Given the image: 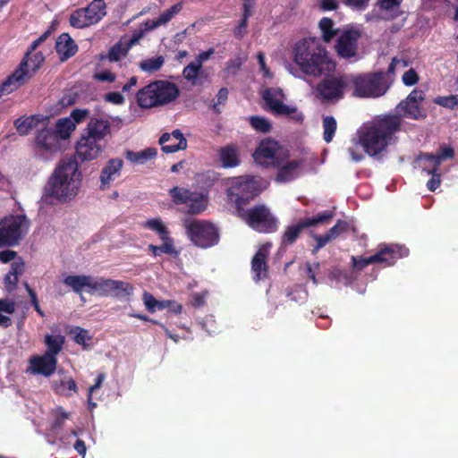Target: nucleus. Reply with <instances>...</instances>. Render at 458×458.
<instances>
[{
  "label": "nucleus",
  "mask_w": 458,
  "mask_h": 458,
  "mask_svg": "<svg viewBox=\"0 0 458 458\" xmlns=\"http://www.w3.org/2000/svg\"><path fill=\"white\" fill-rule=\"evenodd\" d=\"M165 64V58L163 55L148 58L139 63V67L141 71L153 73L161 69Z\"/></svg>",
  "instance_id": "ea45409f"
},
{
  "label": "nucleus",
  "mask_w": 458,
  "mask_h": 458,
  "mask_svg": "<svg viewBox=\"0 0 458 458\" xmlns=\"http://www.w3.org/2000/svg\"><path fill=\"white\" fill-rule=\"evenodd\" d=\"M377 260H378V256H370L368 258L359 257L356 258L354 256L352 257V267L354 269L361 271L366 267L370 264H376Z\"/></svg>",
  "instance_id": "09e8293b"
},
{
  "label": "nucleus",
  "mask_w": 458,
  "mask_h": 458,
  "mask_svg": "<svg viewBox=\"0 0 458 458\" xmlns=\"http://www.w3.org/2000/svg\"><path fill=\"white\" fill-rule=\"evenodd\" d=\"M229 91L226 88H221L216 95V103L213 105V110L219 114L221 111L218 108L219 105H224L228 98Z\"/></svg>",
  "instance_id": "4d7b16f0"
},
{
  "label": "nucleus",
  "mask_w": 458,
  "mask_h": 458,
  "mask_svg": "<svg viewBox=\"0 0 458 458\" xmlns=\"http://www.w3.org/2000/svg\"><path fill=\"white\" fill-rule=\"evenodd\" d=\"M335 216V212L326 210L317 214L311 217H305L300 219L296 224L286 227L283 236L282 244L284 246H289L293 244L296 240L300 237L301 233L303 229L315 226L318 224H327Z\"/></svg>",
  "instance_id": "dca6fc26"
},
{
  "label": "nucleus",
  "mask_w": 458,
  "mask_h": 458,
  "mask_svg": "<svg viewBox=\"0 0 458 458\" xmlns=\"http://www.w3.org/2000/svg\"><path fill=\"white\" fill-rule=\"evenodd\" d=\"M215 53L214 48H209L207 51L200 52L195 59V63L198 64V65L201 66L203 65V63L208 61Z\"/></svg>",
  "instance_id": "338daca9"
},
{
  "label": "nucleus",
  "mask_w": 458,
  "mask_h": 458,
  "mask_svg": "<svg viewBox=\"0 0 458 458\" xmlns=\"http://www.w3.org/2000/svg\"><path fill=\"white\" fill-rule=\"evenodd\" d=\"M403 0H378L377 6L385 12V15L382 19L394 20L399 16V8Z\"/></svg>",
  "instance_id": "f704fd0d"
},
{
  "label": "nucleus",
  "mask_w": 458,
  "mask_h": 458,
  "mask_svg": "<svg viewBox=\"0 0 458 458\" xmlns=\"http://www.w3.org/2000/svg\"><path fill=\"white\" fill-rule=\"evenodd\" d=\"M145 227L157 232L161 240H167L168 237H170V232L159 218L148 220L145 224Z\"/></svg>",
  "instance_id": "37998d69"
},
{
  "label": "nucleus",
  "mask_w": 458,
  "mask_h": 458,
  "mask_svg": "<svg viewBox=\"0 0 458 458\" xmlns=\"http://www.w3.org/2000/svg\"><path fill=\"white\" fill-rule=\"evenodd\" d=\"M89 114V112L87 109L76 108L71 113L72 121L74 122V123H80L84 121Z\"/></svg>",
  "instance_id": "052dcab7"
},
{
  "label": "nucleus",
  "mask_w": 458,
  "mask_h": 458,
  "mask_svg": "<svg viewBox=\"0 0 458 458\" xmlns=\"http://www.w3.org/2000/svg\"><path fill=\"white\" fill-rule=\"evenodd\" d=\"M17 256V252L12 250H4L0 251V261L2 263H8L13 260Z\"/></svg>",
  "instance_id": "774afa93"
},
{
  "label": "nucleus",
  "mask_w": 458,
  "mask_h": 458,
  "mask_svg": "<svg viewBox=\"0 0 458 458\" xmlns=\"http://www.w3.org/2000/svg\"><path fill=\"white\" fill-rule=\"evenodd\" d=\"M82 182V173L78 160L68 157L59 161L43 188V198L55 199L66 203L78 195Z\"/></svg>",
  "instance_id": "f257e3e1"
},
{
  "label": "nucleus",
  "mask_w": 458,
  "mask_h": 458,
  "mask_svg": "<svg viewBox=\"0 0 458 458\" xmlns=\"http://www.w3.org/2000/svg\"><path fill=\"white\" fill-rule=\"evenodd\" d=\"M302 161L301 160L287 161L286 159L278 165H273L277 168L275 181L281 183L293 181L298 177Z\"/></svg>",
  "instance_id": "b1692460"
},
{
  "label": "nucleus",
  "mask_w": 458,
  "mask_h": 458,
  "mask_svg": "<svg viewBox=\"0 0 458 458\" xmlns=\"http://www.w3.org/2000/svg\"><path fill=\"white\" fill-rule=\"evenodd\" d=\"M45 344L47 345L45 354L52 355L56 358V355L62 351L64 344V337L61 335H47L45 336Z\"/></svg>",
  "instance_id": "c9c22d12"
},
{
  "label": "nucleus",
  "mask_w": 458,
  "mask_h": 458,
  "mask_svg": "<svg viewBox=\"0 0 458 458\" xmlns=\"http://www.w3.org/2000/svg\"><path fill=\"white\" fill-rule=\"evenodd\" d=\"M75 130V123L70 118L59 119L56 123L55 133L59 140H67Z\"/></svg>",
  "instance_id": "e433bc0d"
},
{
  "label": "nucleus",
  "mask_w": 458,
  "mask_h": 458,
  "mask_svg": "<svg viewBox=\"0 0 458 458\" xmlns=\"http://www.w3.org/2000/svg\"><path fill=\"white\" fill-rule=\"evenodd\" d=\"M130 49L131 47L127 42L120 40L109 49L107 58L110 62H117L126 56Z\"/></svg>",
  "instance_id": "58836bf2"
},
{
  "label": "nucleus",
  "mask_w": 458,
  "mask_h": 458,
  "mask_svg": "<svg viewBox=\"0 0 458 458\" xmlns=\"http://www.w3.org/2000/svg\"><path fill=\"white\" fill-rule=\"evenodd\" d=\"M105 99L114 105H122L124 102V98L120 92H108L105 95Z\"/></svg>",
  "instance_id": "e2e57ef3"
},
{
  "label": "nucleus",
  "mask_w": 458,
  "mask_h": 458,
  "mask_svg": "<svg viewBox=\"0 0 458 458\" xmlns=\"http://www.w3.org/2000/svg\"><path fill=\"white\" fill-rule=\"evenodd\" d=\"M433 103L447 109L455 110L458 109V95L438 96L433 99Z\"/></svg>",
  "instance_id": "49530a36"
},
{
  "label": "nucleus",
  "mask_w": 458,
  "mask_h": 458,
  "mask_svg": "<svg viewBox=\"0 0 458 458\" xmlns=\"http://www.w3.org/2000/svg\"><path fill=\"white\" fill-rule=\"evenodd\" d=\"M36 157L44 160L48 159L60 149V140L55 131L45 127L37 132L34 140Z\"/></svg>",
  "instance_id": "6ab92c4d"
},
{
  "label": "nucleus",
  "mask_w": 458,
  "mask_h": 458,
  "mask_svg": "<svg viewBox=\"0 0 458 458\" xmlns=\"http://www.w3.org/2000/svg\"><path fill=\"white\" fill-rule=\"evenodd\" d=\"M91 282L92 276L87 275H70L64 279V284L78 294H81L85 288L90 293Z\"/></svg>",
  "instance_id": "c85d7f7f"
},
{
  "label": "nucleus",
  "mask_w": 458,
  "mask_h": 458,
  "mask_svg": "<svg viewBox=\"0 0 458 458\" xmlns=\"http://www.w3.org/2000/svg\"><path fill=\"white\" fill-rule=\"evenodd\" d=\"M134 287L128 282L114 280L105 277L92 276L90 293L101 297L114 296L116 298L127 297L132 294Z\"/></svg>",
  "instance_id": "4468645a"
},
{
  "label": "nucleus",
  "mask_w": 458,
  "mask_h": 458,
  "mask_svg": "<svg viewBox=\"0 0 458 458\" xmlns=\"http://www.w3.org/2000/svg\"><path fill=\"white\" fill-rule=\"evenodd\" d=\"M219 160L224 168H233L240 165L238 149L233 145H227L219 150Z\"/></svg>",
  "instance_id": "c756f323"
},
{
  "label": "nucleus",
  "mask_w": 458,
  "mask_h": 458,
  "mask_svg": "<svg viewBox=\"0 0 458 458\" xmlns=\"http://www.w3.org/2000/svg\"><path fill=\"white\" fill-rule=\"evenodd\" d=\"M268 255V249L262 246L258 250L251 260V272L253 279L256 282L266 279L268 275V266L267 263V257Z\"/></svg>",
  "instance_id": "a878e982"
},
{
  "label": "nucleus",
  "mask_w": 458,
  "mask_h": 458,
  "mask_svg": "<svg viewBox=\"0 0 458 458\" xmlns=\"http://www.w3.org/2000/svg\"><path fill=\"white\" fill-rule=\"evenodd\" d=\"M45 57L41 52L34 53L31 57L25 55L19 66L0 84V98L24 85L40 68Z\"/></svg>",
  "instance_id": "423d86ee"
},
{
  "label": "nucleus",
  "mask_w": 458,
  "mask_h": 458,
  "mask_svg": "<svg viewBox=\"0 0 458 458\" xmlns=\"http://www.w3.org/2000/svg\"><path fill=\"white\" fill-rule=\"evenodd\" d=\"M318 29L321 33L319 39L325 43H330L339 32V30L335 28L334 21L328 17H323L318 21Z\"/></svg>",
  "instance_id": "72a5a7b5"
},
{
  "label": "nucleus",
  "mask_w": 458,
  "mask_h": 458,
  "mask_svg": "<svg viewBox=\"0 0 458 458\" xmlns=\"http://www.w3.org/2000/svg\"><path fill=\"white\" fill-rule=\"evenodd\" d=\"M250 124L257 131L267 133L269 132L272 125L271 123L265 117L259 115H252L249 118Z\"/></svg>",
  "instance_id": "a18cd8bd"
},
{
  "label": "nucleus",
  "mask_w": 458,
  "mask_h": 458,
  "mask_svg": "<svg viewBox=\"0 0 458 458\" xmlns=\"http://www.w3.org/2000/svg\"><path fill=\"white\" fill-rule=\"evenodd\" d=\"M183 226L190 241L199 248L208 249L219 242L218 229L208 221L184 219Z\"/></svg>",
  "instance_id": "6e6552de"
},
{
  "label": "nucleus",
  "mask_w": 458,
  "mask_h": 458,
  "mask_svg": "<svg viewBox=\"0 0 458 458\" xmlns=\"http://www.w3.org/2000/svg\"><path fill=\"white\" fill-rule=\"evenodd\" d=\"M373 256H378V260L376 263L385 264L386 266L394 265L401 258L399 248L394 245L381 247Z\"/></svg>",
  "instance_id": "473e14b6"
},
{
  "label": "nucleus",
  "mask_w": 458,
  "mask_h": 458,
  "mask_svg": "<svg viewBox=\"0 0 458 458\" xmlns=\"http://www.w3.org/2000/svg\"><path fill=\"white\" fill-rule=\"evenodd\" d=\"M337 123L335 117L327 115L323 118V139L327 143H330L335 134Z\"/></svg>",
  "instance_id": "79ce46f5"
},
{
  "label": "nucleus",
  "mask_w": 458,
  "mask_h": 458,
  "mask_svg": "<svg viewBox=\"0 0 458 458\" xmlns=\"http://www.w3.org/2000/svg\"><path fill=\"white\" fill-rule=\"evenodd\" d=\"M180 96L178 86L169 81L156 80L141 88L136 94L138 106L150 109L172 103Z\"/></svg>",
  "instance_id": "39448f33"
},
{
  "label": "nucleus",
  "mask_w": 458,
  "mask_h": 458,
  "mask_svg": "<svg viewBox=\"0 0 458 458\" xmlns=\"http://www.w3.org/2000/svg\"><path fill=\"white\" fill-rule=\"evenodd\" d=\"M257 58H258V63L259 64L260 70L263 72V76L265 78H272L273 73L270 72L269 68L267 66L264 53L259 52Z\"/></svg>",
  "instance_id": "bf43d9fd"
},
{
  "label": "nucleus",
  "mask_w": 458,
  "mask_h": 458,
  "mask_svg": "<svg viewBox=\"0 0 458 458\" xmlns=\"http://www.w3.org/2000/svg\"><path fill=\"white\" fill-rule=\"evenodd\" d=\"M262 191L260 180L256 176L246 175L234 178L227 190L228 199L234 203L237 210L243 208Z\"/></svg>",
  "instance_id": "0eeeda50"
},
{
  "label": "nucleus",
  "mask_w": 458,
  "mask_h": 458,
  "mask_svg": "<svg viewBox=\"0 0 458 458\" xmlns=\"http://www.w3.org/2000/svg\"><path fill=\"white\" fill-rule=\"evenodd\" d=\"M106 148L105 142H100L81 133L75 144V155L81 162H89L98 158Z\"/></svg>",
  "instance_id": "aec40b11"
},
{
  "label": "nucleus",
  "mask_w": 458,
  "mask_h": 458,
  "mask_svg": "<svg viewBox=\"0 0 458 458\" xmlns=\"http://www.w3.org/2000/svg\"><path fill=\"white\" fill-rule=\"evenodd\" d=\"M164 243L160 246H157L154 244L148 245V250L152 252V254L157 257L161 254H168V255H177L178 251L175 250L174 245V240L171 237H168L167 240H162Z\"/></svg>",
  "instance_id": "4c0bfd02"
},
{
  "label": "nucleus",
  "mask_w": 458,
  "mask_h": 458,
  "mask_svg": "<svg viewBox=\"0 0 458 458\" xmlns=\"http://www.w3.org/2000/svg\"><path fill=\"white\" fill-rule=\"evenodd\" d=\"M314 239L317 242L316 246L313 249V251L316 252L318 250L322 249L324 246H326L329 242L333 241V237H331L330 233L327 232L325 234L322 235H315Z\"/></svg>",
  "instance_id": "13d9d810"
},
{
  "label": "nucleus",
  "mask_w": 458,
  "mask_h": 458,
  "mask_svg": "<svg viewBox=\"0 0 458 458\" xmlns=\"http://www.w3.org/2000/svg\"><path fill=\"white\" fill-rule=\"evenodd\" d=\"M82 133L104 142L105 137L110 133V123L108 120L102 118H91Z\"/></svg>",
  "instance_id": "bb28decb"
},
{
  "label": "nucleus",
  "mask_w": 458,
  "mask_h": 458,
  "mask_svg": "<svg viewBox=\"0 0 458 458\" xmlns=\"http://www.w3.org/2000/svg\"><path fill=\"white\" fill-rule=\"evenodd\" d=\"M123 167V159L119 157L109 159L100 172L99 189L101 191H106L109 189L112 182H114L116 178L120 177Z\"/></svg>",
  "instance_id": "4be33fe9"
},
{
  "label": "nucleus",
  "mask_w": 458,
  "mask_h": 458,
  "mask_svg": "<svg viewBox=\"0 0 458 458\" xmlns=\"http://www.w3.org/2000/svg\"><path fill=\"white\" fill-rule=\"evenodd\" d=\"M159 143L165 153H174L187 148V140L178 129L173 131L171 134L164 133L159 139Z\"/></svg>",
  "instance_id": "393cba45"
},
{
  "label": "nucleus",
  "mask_w": 458,
  "mask_h": 458,
  "mask_svg": "<svg viewBox=\"0 0 458 458\" xmlns=\"http://www.w3.org/2000/svg\"><path fill=\"white\" fill-rule=\"evenodd\" d=\"M104 0H94L86 8L75 10L70 16V24L74 28H85L98 22L106 14Z\"/></svg>",
  "instance_id": "f3484780"
},
{
  "label": "nucleus",
  "mask_w": 458,
  "mask_h": 458,
  "mask_svg": "<svg viewBox=\"0 0 458 458\" xmlns=\"http://www.w3.org/2000/svg\"><path fill=\"white\" fill-rule=\"evenodd\" d=\"M169 195L175 205H184L182 212L186 214L199 215L208 207V199L203 193L187 188L174 186L169 190Z\"/></svg>",
  "instance_id": "9d476101"
},
{
  "label": "nucleus",
  "mask_w": 458,
  "mask_h": 458,
  "mask_svg": "<svg viewBox=\"0 0 458 458\" xmlns=\"http://www.w3.org/2000/svg\"><path fill=\"white\" fill-rule=\"evenodd\" d=\"M55 50L61 60L64 61L77 53L78 47L68 33H63L56 39Z\"/></svg>",
  "instance_id": "cd10ccee"
},
{
  "label": "nucleus",
  "mask_w": 458,
  "mask_h": 458,
  "mask_svg": "<svg viewBox=\"0 0 458 458\" xmlns=\"http://www.w3.org/2000/svg\"><path fill=\"white\" fill-rule=\"evenodd\" d=\"M426 94L421 89H413L406 98L403 99L395 107L396 114L403 118L412 120H424L427 117V111L422 106V102L425 100Z\"/></svg>",
  "instance_id": "ddd939ff"
},
{
  "label": "nucleus",
  "mask_w": 458,
  "mask_h": 458,
  "mask_svg": "<svg viewBox=\"0 0 458 458\" xmlns=\"http://www.w3.org/2000/svg\"><path fill=\"white\" fill-rule=\"evenodd\" d=\"M238 213L252 229L259 233H273L277 228L276 219L273 216L269 208L263 204L247 209L241 208Z\"/></svg>",
  "instance_id": "1a4fd4ad"
},
{
  "label": "nucleus",
  "mask_w": 458,
  "mask_h": 458,
  "mask_svg": "<svg viewBox=\"0 0 458 458\" xmlns=\"http://www.w3.org/2000/svg\"><path fill=\"white\" fill-rule=\"evenodd\" d=\"M157 149L153 148H146L140 152H133L128 150L126 152L127 158L133 163L143 164L148 159H152L157 156Z\"/></svg>",
  "instance_id": "a19ab883"
},
{
  "label": "nucleus",
  "mask_w": 458,
  "mask_h": 458,
  "mask_svg": "<svg viewBox=\"0 0 458 458\" xmlns=\"http://www.w3.org/2000/svg\"><path fill=\"white\" fill-rule=\"evenodd\" d=\"M423 172L428 175H431V178L427 182V189L430 191H435L441 184V174L439 170L431 172V170H426V167H424Z\"/></svg>",
  "instance_id": "603ef678"
},
{
  "label": "nucleus",
  "mask_w": 458,
  "mask_h": 458,
  "mask_svg": "<svg viewBox=\"0 0 458 458\" xmlns=\"http://www.w3.org/2000/svg\"><path fill=\"white\" fill-rule=\"evenodd\" d=\"M361 33L356 29L344 30L338 37L335 45L337 55L344 59L355 58L358 55V41Z\"/></svg>",
  "instance_id": "412c9836"
},
{
  "label": "nucleus",
  "mask_w": 458,
  "mask_h": 458,
  "mask_svg": "<svg viewBox=\"0 0 458 458\" xmlns=\"http://www.w3.org/2000/svg\"><path fill=\"white\" fill-rule=\"evenodd\" d=\"M252 157L257 164L268 167L280 165L288 159L289 154L277 141L266 138L259 142Z\"/></svg>",
  "instance_id": "9b49d317"
},
{
  "label": "nucleus",
  "mask_w": 458,
  "mask_h": 458,
  "mask_svg": "<svg viewBox=\"0 0 458 458\" xmlns=\"http://www.w3.org/2000/svg\"><path fill=\"white\" fill-rule=\"evenodd\" d=\"M15 311L14 301L8 299H0V312L13 314Z\"/></svg>",
  "instance_id": "69168bd1"
},
{
  "label": "nucleus",
  "mask_w": 458,
  "mask_h": 458,
  "mask_svg": "<svg viewBox=\"0 0 458 458\" xmlns=\"http://www.w3.org/2000/svg\"><path fill=\"white\" fill-rule=\"evenodd\" d=\"M55 417L51 424V429L54 432H58L64 428L65 420L70 417V413L65 411L61 406L55 409Z\"/></svg>",
  "instance_id": "de8ad7c7"
},
{
  "label": "nucleus",
  "mask_w": 458,
  "mask_h": 458,
  "mask_svg": "<svg viewBox=\"0 0 458 458\" xmlns=\"http://www.w3.org/2000/svg\"><path fill=\"white\" fill-rule=\"evenodd\" d=\"M401 128L400 116L393 114L379 115L359 130V143L369 157H377L395 141V134Z\"/></svg>",
  "instance_id": "7ed1b4c3"
},
{
  "label": "nucleus",
  "mask_w": 458,
  "mask_h": 458,
  "mask_svg": "<svg viewBox=\"0 0 458 458\" xmlns=\"http://www.w3.org/2000/svg\"><path fill=\"white\" fill-rule=\"evenodd\" d=\"M71 333L74 334V342L80 345H82L84 348L87 347L86 342L92 339V337L89 335V331L80 327H76L73 330L71 331Z\"/></svg>",
  "instance_id": "3c124183"
},
{
  "label": "nucleus",
  "mask_w": 458,
  "mask_h": 458,
  "mask_svg": "<svg viewBox=\"0 0 458 458\" xmlns=\"http://www.w3.org/2000/svg\"><path fill=\"white\" fill-rule=\"evenodd\" d=\"M454 157V150L452 147L447 145H441L437 152V165L440 166L442 162L446 159H453Z\"/></svg>",
  "instance_id": "8fccbe9b"
},
{
  "label": "nucleus",
  "mask_w": 458,
  "mask_h": 458,
  "mask_svg": "<svg viewBox=\"0 0 458 458\" xmlns=\"http://www.w3.org/2000/svg\"><path fill=\"white\" fill-rule=\"evenodd\" d=\"M143 301H144V304L147 308V310L149 311V312H154L156 308H157V301L155 299V297L150 294L149 293H144L143 294Z\"/></svg>",
  "instance_id": "680f3d73"
},
{
  "label": "nucleus",
  "mask_w": 458,
  "mask_h": 458,
  "mask_svg": "<svg viewBox=\"0 0 458 458\" xmlns=\"http://www.w3.org/2000/svg\"><path fill=\"white\" fill-rule=\"evenodd\" d=\"M403 67L408 63L394 57L388 65L387 71H378L375 72H368L349 75L350 86L353 89L352 95L358 98H376L384 96L393 84L394 71L398 64Z\"/></svg>",
  "instance_id": "20e7f679"
},
{
  "label": "nucleus",
  "mask_w": 458,
  "mask_h": 458,
  "mask_svg": "<svg viewBox=\"0 0 458 458\" xmlns=\"http://www.w3.org/2000/svg\"><path fill=\"white\" fill-rule=\"evenodd\" d=\"M30 364L29 370L32 374L50 377L56 369L57 358L45 353L35 355L30 359Z\"/></svg>",
  "instance_id": "5701e85b"
},
{
  "label": "nucleus",
  "mask_w": 458,
  "mask_h": 458,
  "mask_svg": "<svg viewBox=\"0 0 458 458\" xmlns=\"http://www.w3.org/2000/svg\"><path fill=\"white\" fill-rule=\"evenodd\" d=\"M28 226L25 216H11L0 221V247L14 246L23 235V229Z\"/></svg>",
  "instance_id": "2eb2a0df"
},
{
  "label": "nucleus",
  "mask_w": 458,
  "mask_h": 458,
  "mask_svg": "<svg viewBox=\"0 0 458 458\" xmlns=\"http://www.w3.org/2000/svg\"><path fill=\"white\" fill-rule=\"evenodd\" d=\"M277 96H283L281 89L267 88L262 92V98L269 111L276 115H286L298 123H301L303 121L302 114H298L295 106H287L283 101L277 99Z\"/></svg>",
  "instance_id": "a211bd4d"
},
{
  "label": "nucleus",
  "mask_w": 458,
  "mask_h": 458,
  "mask_svg": "<svg viewBox=\"0 0 458 458\" xmlns=\"http://www.w3.org/2000/svg\"><path fill=\"white\" fill-rule=\"evenodd\" d=\"M201 69L202 67L193 61L183 68L182 76L192 85H197L199 84L198 78L201 73Z\"/></svg>",
  "instance_id": "c03bdc74"
},
{
  "label": "nucleus",
  "mask_w": 458,
  "mask_h": 458,
  "mask_svg": "<svg viewBox=\"0 0 458 458\" xmlns=\"http://www.w3.org/2000/svg\"><path fill=\"white\" fill-rule=\"evenodd\" d=\"M25 263L21 258H19L15 261H13L11 265L10 273L14 276L13 282L19 281V276H21L24 272Z\"/></svg>",
  "instance_id": "5fc2aeb1"
},
{
  "label": "nucleus",
  "mask_w": 458,
  "mask_h": 458,
  "mask_svg": "<svg viewBox=\"0 0 458 458\" xmlns=\"http://www.w3.org/2000/svg\"><path fill=\"white\" fill-rule=\"evenodd\" d=\"M320 264L319 262H315L313 264H310V262L306 263V273L308 277L313 282V284H317L318 280L316 278V273L315 270L319 269Z\"/></svg>",
  "instance_id": "0e129e2a"
},
{
  "label": "nucleus",
  "mask_w": 458,
  "mask_h": 458,
  "mask_svg": "<svg viewBox=\"0 0 458 458\" xmlns=\"http://www.w3.org/2000/svg\"><path fill=\"white\" fill-rule=\"evenodd\" d=\"M294 64L305 74L315 78L330 75L335 70V62L316 37L302 38L293 48Z\"/></svg>",
  "instance_id": "f03ea898"
},
{
  "label": "nucleus",
  "mask_w": 458,
  "mask_h": 458,
  "mask_svg": "<svg viewBox=\"0 0 458 458\" xmlns=\"http://www.w3.org/2000/svg\"><path fill=\"white\" fill-rule=\"evenodd\" d=\"M52 387L55 394L64 396H72V393H77L78 391L76 382L72 377L55 379L52 383Z\"/></svg>",
  "instance_id": "2f4dec72"
},
{
  "label": "nucleus",
  "mask_w": 458,
  "mask_h": 458,
  "mask_svg": "<svg viewBox=\"0 0 458 458\" xmlns=\"http://www.w3.org/2000/svg\"><path fill=\"white\" fill-rule=\"evenodd\" d=\"M325 76L317 84V97L323 102L338 101L343 98L345 89L350 87L349 75Z\"/></svg>",
  "instance_id": "f8f14e48"
},
{
  "label": "nucleus",
  "mask_w": 458,
  "mask_h": 458,
  "mask_svg": "<svg viewBox=\"0 0 458 458\" xmlns=\"http://www.w3.org/2000/svg\"><path fill=\"white\" fill-rule=\"evenodd\" d=\"M45 117L40 114H33L30 115L24 119L17 118L14 121V126L21 136H25L30 133V131L36 128L39 123L43 122Z\"/></svg>",
  "instance_id": "7c9ffc66"
},
{
  "label": "nucleus",
  "mask_w": 458,
  "mask_h": 458,
  "mask_svg": "<svg viewBox=\"0 0 458 458\" xmlns=\"http://www.w3.org/2000/svg\"><path fill=\"white\" fill-rule=\"evenodd\" d=\"M419 80L420 77L413 68H411L408 71H406L402 77L403 83L405 86L409 87L417 84Z\"/></svg>",
  "instance_id": "6e6d98bb"
},
{
  "label": "nucleus",
  "mask_w": 458,
  "mask_h": 458,
  "mask_svg": "<svg viewBox=\"0 0 458 458\" xmlns=\"http://www.w3.org/2000/svg\"><path fill=\"white\" fill-rule=\"evenodd\" d=\"M351 225L347 221L339 219L336 224L328 230V233L335 240L342 233L349 231Z\"/></svg>",
  "instance_id": "864d4df0"
}]
</instances>
